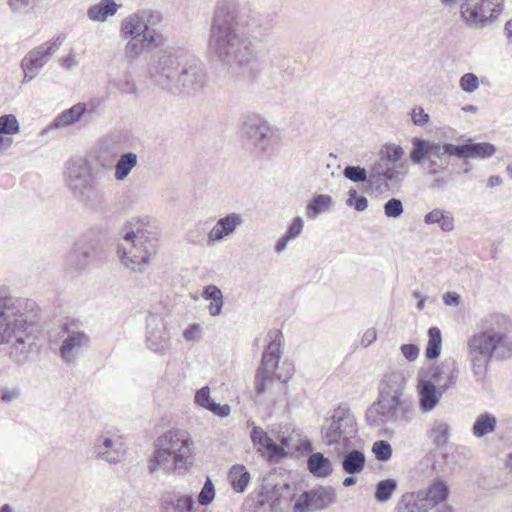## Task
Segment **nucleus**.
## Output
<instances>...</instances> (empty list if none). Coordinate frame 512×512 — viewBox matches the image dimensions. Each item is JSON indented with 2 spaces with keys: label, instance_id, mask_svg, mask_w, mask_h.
<instances>
[{
  "label": "nucleus",
  "instance_id": "32",
  "mask_svg": "<svg viewBox=\"0 0 512 512\" xmlns=\"http://www.w3.org/2000/svg\"><path fill=\"white\" fill-rule=\"evenodd\" d=\"M309 472L317 478H326L333 472L330 459L320 452L312 453L307 459Z\"/></svg>",
  "mask_w": 512,
  "mask_h": 512
},
{
  "label": "nucleus",
  "instance_id": "3",
  "mask_svg": "<svg viewBox=\"0 0 512 512\" xmlns=\"http://www.w3.org/2000/svg\"><path fill=\"white\" fill-rule=\"evenodd\" d=\"M495 152V146L490 143L469 141L463 145H455L415 137L412 140L409 158L413 164L422 166L427 176H436L448 169L451 156L459 159H486L492 157Z\"/></svg>",
  "mask_w": 512,
  "mask_h": 512
},
{
  "label": "nucleus",
  "instance_id": "46",
  "mask_svg": "<svg viewBox=\"0 0 512 512\" xmlns=\"http://www.w3.org/2000/svg\"><path fill=\"white\" fill-rule=\"evenodd\" d=\"M449 431L450 427L447 422L443 420H434L431 423L429 436L437 447H442L448 442Z\"/></svg>",
  "mask_w": 512,
  "mask_h": 512
},
{
  "label": "nucleus",
  "instance_id": "23",
  "mask_svg": "<svg viewBox=\"0 0 512 512\" xmlns=\"http://www.w3.org/2000/svg\"><path fill=\"white\" fill-rule=\"evenodd\" d=\"M407 174V166L404 163L392 165L379 159L370 169L369 185L380 189L387 187L389 182H399Z\"/></svg>",
  "mask_w": 512,
  "mask_h": 512
},
{
  "label": "nucleus",
  "instance_id": "30",
  "mask_svg": "<svg viewBox=\"0 0 512 512\" xmlns=\"http://www.w3.org/2000/svg\"><path fill=\"white\" fill-rule=\"evenodd\" d=\"M250 438L259 451L266 449L269 454L274 457H283L286 455L285 450L273 441L261 427H254L250 433Z\"/></svg>",
  "mask_w": 512,
  "mask_h": 512
},
{
  "label": "nucleus",
  "instance_id": "27",
  "mask_svg": "<svg viewBox=\"0 0 512 512\" xmlns=\"http://www.w3.org/2000/svg\"><path fill=\"white\" fill-rule=\"evenodd\" d=\"M405 377L401 372H390L384 375L380 384L378 399L401 398L406 397Z\"/></svg>",
  "mask_w": 512,
  "mask_h": 512
},
{
  "label": "nucleus",
  "instance_id": "64",
  "mask_svg": "<svg viewBox=\"0 0 512 512\" xmlns=\"http://www.w3.org/2000/svg\"><path fill=\"white\" fill-rule=\"evenodd\" d=\"M460 295L455 292H446L443 295V301L448 306H457L460 303Z\"/></svg>",
  "mask_w": 512,
  "mask_h": 512
},
{
  "label": "nucleus",
  "instance_id": "45",
  "mask_svg": "<svg viewBox=\"0 0 512 512\" xmlns=\"http://www.w3.org/2000/svg\"><path fill=\"white\" fill-rule=\"evenodd\" d=\"M162 500L164 503L172 505L173 512H192L194 508V500L188 495H180L175 498L173 493H166Z\"/></svg>",
  "mask_w": 512,
  "mask_h": 512
},
{
  "label": "nucleus",
  "instance_id": "34",
  "mask_svg": "<svg viewBox=\"0 0 512 512\" xmlns=\"http://www.w3.org/2000/svg\"><path fill=\"white\" fill-rule=\"evenodd\" d=\"M454 216L451 212L435 208L424 216L427 225L437 224L443 232H451L455 228Z\"/></svg>",
  "mask_w": 512,
  "mask_h": 512
},
{
  "label": "nucleus",
  "instance_id": "35",
  "mask_svg": "<svg viewBox=\"0 0 512 512\" xmlns=\"http://www.w3.org/2000/svg\"><path fill=\"white\" fill-rule=\"evenodd\" d=\"M342 457V469L349 475L359 474L363 471L366 463L364 453L358 449L346 450Z\"/></svg>",
  "mask_w": 512,
  "mask_h": 512
},
{
  "label": "nucleus",
  "instance_id": "1",
  "mask_svg": "<svg viewBox=\"0 0 512 512\" xmlns=\"http://www.w3.org/2000/svg\"><path fill=\"white\" fill-rule=\"evenodd\" d=\"M244 23L231 0L217 2L208 38L212 52L224 64L246 67L258 59L252 41L243 31Z\"/></svg>",
  "mask_w": 512,
  "mask_h": 512
},
{
  "label": "nucleus",
  "instance_id": "7",
  "mask_svg": "<svg viewBox=\"0 0 512 512\" xmlns=\"http://www.w3.org/2000/svg\"><path fill=\"white\" fill-rule=\"evenodd\" d=\"M106 175L86 157H75L67 161L63 172L65 186L78 200L92 203L99 194L100 184Z\"/></svg>",
  "mask_w": 512,
  "mask_h": 512
},
{
  "label": "nucleus",
  "instance_id": "26",
  "mask_svg": "<svg viewBox=\"0 0 512 512\" xmlns=\"http://www.w3.org/2000/svg\"><path fill=\"white\" fill-rule=\"evenodd\" d=\"M419 410L423 414L432 412L444 394L431 380H419L417 385Z\"/></svg>",
  "mask_w": 512,
  "mask_h": 512
},
{
  "label": "nucleus",
  "instance_id": "61",
  "mask_svg": "<svg viewBox=\"0 0 512 512\" xmlns=\"http://www.w3.org/2000/svg\"><path fill=\"white\" fill-rule=\"evenodd\" d=\"M201 335V327L198 324L188 326L184 332L183 337L186 341H198Z\"/></svg>",
  "mask_w": 512,
  "mask_h": 512
},
{
  "label": "nucleus",
  "instance_id": "62",
  "mask_svg": "<svg viewBox=\"0 0 512 512\" xmlns=\"http://www.w3.org/2000/svg\"><path fill=\"white\" fill-rule=\"evenodd\" d=\"M207 410L211 411L215 415H217L219 417H222V418L228 417L230 415V412H231V409H230L229 405H227V404L221 405V404L216 403L214 401H212V403L209 405Z\"/></svg>",
  "mask_w": 512,
  "mask_h": 512
},
{
  "label": "nucleus",
  "instance_id": "52",
  "mask_svg": "<svg viewBox=\"0 0 512 512\" xmlns=\"http://www.w3.org/2000/svg\"><path fill=\"white\" fill-rule=\"evenodd\" d=\"M272 69H277L281 73L282 78L289 79L293 76V69L289 65V59L285 56H274L270 58Z\"/></svg>",
  "mask_w": 512,
  "mask_h": 512
},
{
  "label": "nucleus",
  "instance_id": "36",
  "mask_svg": "<svg viewBox=\"0 0 512 512\" xmlns=\"http://www.w3.org/2000/svg\"><path fill=\"white\" fill-rule=\"evenodd\" d=\"M138 164V156L134 152H126L117 157L114 164V178L117 181L125 180Z\"/></svg>",
  "mask_w": 512,
  "mask_h": 512
},
{
  "label": "nucleus",
  "instance_id": "37",
  "mask_svg": "<svg viewBox=\"0 0 512 512\" xmlns=\"http://www.w3.org/2000/svg\"><path fill=\"white\" fill-rule=\"evenodd\" d=\"M304 230V221L301 217H295L290 223L286 233L277 240L275 245V252L277 254L283 253L290 241L298 238Z\"/></svg>",
  "mask_w": 512,
  "mask_h": 512
},
{
  "label": "nucleus",
  "instance_id": "43",
  "mask_svg": "<svg viewBox=\"0 0 512 512\" xmlns=\"http://www.w3.org/2000/svg\"><path fill=\"white\" fill-rule=\"evenodd\" d=\"M333 206V199L327 194H318L308 203L306 209L311 218H316L322 213L328 212Z\"/></svg>",
  "mask_w": 512,
  "mask_h": 512
},
{
  "label": "nucleus",
  "instance_id": "28",
  "mask_svg": "<svg viewBox=\"0 0 512 512\" xmlns=\"http://www.w3.org/2000/svg\"><path fill=\"white\" fill-rule=\"evenodd\" d=\"M466 348L467 360L469 362L470 371L474 381L483 385L486 382L489 366L492 360L479 353L475 348L470 347L468 344H466Z\"/></svg>",
  "mask_w": 512,
  "mask_h": 512
},
{
  "label": "nucleus",
  "instance_id": "44",
  "mask_svg": "<svg viewBox=\"0 0 512 512\" xmlns=\"http://www.w3.org/2000/svg\"><path fill=\"white\" fill-rule=\"evenodd\" d=\"M442 335L438 327H431L428 330V343L425 355L429 360L438 358L441 354Z\"/></svg>",
  "mask_w": 512,
  "mask_h": 512
},
{
  "label": "nucleus",
  "instance_id": "58",
  "mask_svg": "<svg viewBox=\"0 0 512 512\" xmlns=\"http://www.w3.org/2000/svg\"><path fill=\"white\" fill-rule=\"evenodd\" d=\"M210 398V388L208 386L202 387L195 394V403L200 407L207 409L212 403Z\"/></svg>",
  "mask_w": 512,
  "mask_h": 512
},
{
  "label": "nucleus",
  "instance_id": "60",
  "mask_svg": "<svg viewBox=\"0 0 512 512\" xmlns=\"http://www.w3.org/2000/svg\"><path fill=\"white\" fill-rule=\"evenodd\" d=\"M400 350L409 362L415 361L419 356V347L415 344H403Z\"/></svg>",
  "mask_w": 512,
  "mask_h": 512
},
{
  "label": "nucleus",
  "instance_id": "29",
  "mask_svg": "<svg viewBox=\"0 0 512 512\" xmlns=\"http://www.w3.org/2000/svg\"><path fill=\"white\" fill-rule=\"evenodd\" d=\"M20 132V124L13 114L0 116V153L5 152L12 146L13 140L10 136Z\"/></svg>",
  "mask_w": 512,
  "mask_h": 512
},
{
  "label": "nucleus",
  "instance_id": "63",
  "mask_svg": "<svg viewBox=\"0 0 512 512\" xmlns=\"http://www.w3.org/2000/svg\"><path fill=\"white\" fill-rule=\"evenodd\" d=\"M19 394V391L16 389H3L1 392V400L5 403H9L17 399Z\"/></svg>",
  "mask_w": 512,
  "mask_h": 512
},
{
  "label": "nucleus",
  "instance_id": "47",
  "mask_svg": "<svg viewBox=\"0 0 512 512\" xmlns=\"http://www.w3.org/2000/svg\"><path fill=\"white\" fill-rule=\"evenodd\" d=\"M108 84L123 94L135 95L137 86L133 76L130 73H123L109 80Z\"/></svg>",
  "mask_w": 512,
  "mask_h": 512
},
{
  "label": "nucleus",
  "instance_id": "9",
  "mask_svg": "<svg viewBox=\"0 0 512 512\" xmlns=\"http://www.w3.org/2000/svg\"><path fill=\"white\" fill-rule=\"evenodd\" d=\"M269 344L262 353L261 363L254 376V388L258 398L271 394L277 381L285 383L290 376L276 374L282 355V335L278 331L268 333Z\"/></svg>",
  "mask_w": 512,
  "mask_h": 512
},
{
  "label": "nucleus",
  "instance_id": "31",
  "mask_svg": "<svg viewBox=\"0 0 512 512\" xmlns=\"http://www.w3.org/2000/svg\"><path fill=\"white\" fill-rule=\"evenodd\" d=\"M87 111L86 103H77L61 112L51 123L52 129L66 128L81 120Z\"/></svg>",
  "mask_w": 512,
  "mask_h": 512
},
{
  "label": "nucleus",
  "instance_id": "16",
  "mask_svg": "<svg viewBox=\"0 0 512 512\" xmlns=\"http://www.w3.org/2000/svg\"><path fill=\"white\" fill-rule=\"evenodd\" d=\"M207 80L205 65L202 61L196 58L184 60L181 65L177 87H174L172 93H190L201 90L207 84Z\"/></svg>",
  "mask_w": 512,
  "mask_h": 512
},
{
  "label": "nucleus",
  "instance_id": "14",
  "mask_svg": "<svg viewBox=\"0 0 512 512\" xmlns=\"http://www.w3.org/2000/svg\"><path fill=\"white\" fill-rule=\"evenodd\" d=\"M504 0H465L460 13L469 26L493 23L503 11Z\"/></svg>",
  "mask_w": 512,
  "mask_h": 512
},
{
  "label": "nucleus",
  "instance_id": "42",
  "mask_svg": "<svg viewBox=\"0 0 512 512\" xmlns=\"http://www.w3.org/2000/svg\"><path fill=\"white\" fill-rule=\"evenodd\" d=\"M228 479L234 491L242 493L250 481V474L243 465H234L228 473Z\"/></svg>",
  "mask_w": 512,
  "mask_h": 512
},
{
  "label": "nucleus",
  "instance_id": "2",
  "mask_svg": "<svg viewBox=\"0 0 512 512\" xmlns=\"http://www.w3.org/2000/svg\"><path fill=\"white\" fill-rule=\"evenodd\" d=\"M36 316L27 310V302L10 295L1 296L0 307V352L7 351L16 363L27 360L31 345Z\"/></svg>",
  "mask_w": 512,
  "mask_h": 512
},
{
  "label": "nucleus",
  "instance_id": "39",
  "mask_svg": "<svg viewBox=\"0 0 512 512\" xmlns=\"http://www.w3.org/2000/svg\"><path fill=\"white\" fill-rule=\"evenodd\" d=\"M496 426V417L489 412H485L477 416L472 426V432L475 437L482 438L492 433L496 429Z\"/></svg>",
  "mask_w": 512,
  "mask_h": 512
},
{
  "label": "nucleus",
  "instance_id": "5",
  "mask_svg": "<svg viewBox=\"0 0 512 512\" xmlns=\"http://www.w3.org/2000/svg\"><path fill=\"white\" fill-rule=\"evenodd\" d=\"M193 440L186 431L169 430L156 440L149 470L162 468L177 475L187 473L194 462Z\"/></svg>",
  "mask_w": 512,
  "mask_h": 512
},
{
  "label": "nucleus",
  "instance_id": "8",
  "mask_svg": "<svg viewBox=\"0 0 512 512\" xmlns=\"http://www.w3.org/2000/svg\"><path fill=\"white\" fill-rule=\"evenodd\" d=\"M145 220L138 218L129 222L132 229L123 235V240L130 245V248L121 244L117 249L123 265L132 271H143L158 251L157 238L149 237L144 229Z\"/></svg>",
  "mask_w": 512,
  "mask_h": 512
},
{
  "label": "nucleus",
  "instance_id": "33",
  "mask_svg": "<svg viewBox=\"0 0 512 512\" xmlns=\"http://www.w3.org/2000/svg\"><path fill=\"white\" fill-rule=\"evenodd\" d=\"M419 494V491L404 493L396 505V512H428L429 509Z\"/></svg>",
  "mask_w": 512,
  "mask_h": 512
},
{
  "label": "nucleus",
  "instance_id": "6",
  "mask_svg": "<svg viewBox=\"0 0 512 512\" xmlns=\"http://www.w3.org/2000/svg\"><path fill=\"white\" fill-rule=\"evenodd\" d=\"M161 15L154 11H139L126 17L121 23L122 38H129L125 45V56L135 59L144 51L164 44L165 39L157 27Z\"/></svg>",
  "mask_w": 512,
  "mask_h": 512
},
{
  "label": "nucleus",
  "instance_id": "19",
  "mask_svg": "<svg viewBox=\"0 0 512 512\" xmlns=\"http://www.w3.org/2000/svg\"><path fill=\"white\" fill-rule=\"evenodd\" d=\"M336 501V493L332 487H319L303 492L294 503V512L323 510Z\"/></svg>",
  "mask_w": 512,
  "mask_h": 512
},
{
  "label": "nucleus",
  "instance_id": "53",
  "mask_svg": "<svg viewBox=\"0 0 512 512\" xmlns=\"http://www.w3.org/2000/svg\"><path fill=\"white\" fill-rule=\"evenodd\" d=\"M372 452L375 454L378 461L386 462L392 456V446L388 441L379 440L374 442Z\"/></svg>",
  "mask_w": 512,
  "mask_h": 512
},
{
  "label": "nucleus",
  "instance_id": "17",
  "mask_svg": "<svg viewBox=\"0 0 512 512\" xmlns=\"http://www.w3.org/2000/svg\"><path fill=\"white\" fill-rule=\"evenodd\" d=\"M90 337L79 329L75 323L64 324L62 328V343L59 348L61 359L73 363L80 353L89 347Z\"/></svg>",
  "mask_w": 512,
  "mask_h": 512
},
{
  "label": "nucleus",
  "instance_id": "18",
  "mask_svg": "<svg viewBox=\"0 0 512 512\" xmlns=\"http://www.w3.org/2000/svg\"><path fill=\"white\" fill-rule=\"evenodd\" d=\"M62 40L57 37L52 42L41 44L32 49L21 61V68L24 72L23 82L31 81L38 74L39 70L47 63L61 46Z\"/></svg>",
  "mask_w": 512,
  "mask_h": 512
},
{
  "label": "nucleus",
  "instance_id": "22",
  "mask_svg": "<svg viewBox=\"0 0 512 512\" xmlns=\"http://www.w3.org/2000/svg\"><path fill=\"white\" fill-rule=\"evenodd\" d=\"M460 366L453 357H446L430 368V379L442 392L453 389L459 380Z\"/></svg>",
  "mask_w": 512,
  "mask_h": 512
},
{
  "label": "nucleus",
  "instance_id": "25",
  "mask_svg": "<svg viewBox=\"0 0 512 512\" xmlns=\"http://www.w3.org/2000/svg\"><path fill=\"white\" fill-rule=\"evenodd\" d=\"M243 222L242 216L234 212L219 218L207 234L208 244L211 245L231 237Z\"/></svg>",
  "mask_w": 512,
  "mask_h": 512
},
{
  "label": "nucleus",
  "instance_id": "41",
  "mask_svg": "<svg viewBox=\"0 0 512 512\" xmlns=\"http://www.w3.org/2000/svg\"><path fill=\"white\" fill-rule=\"evenodd\" d=\"M202 297L209 301V314L213 317L220 315L223 307L222 291L217 286L211 284L204 288Z\"/></svg>",
  "mask_w": 512,
  "mask_h": 512
},
{
  "label": "nucleus",
  "instance_id": "40",
  "mask_svg": "<svg viewBox=\"0 0 512 512\" xmlns=\"http://www.w3.org/2000/svg\"><path fill=\"white\" fill-rule=\"evenodd\" d=\"M118 152L115 147L102 144L98 147L96 152V162L101 171L105 174V171H110L116 162Z\"/></svg>",
  "mask_w": 512,
  "mask_h": 512
},
{
  "label": "nucleus",
  "instance_id": "11",
  "mask_svg": "<svg viewBox=\"0 0 512 512\" xmlns=\"http://www.w3.org/2000/svg\"><path fill=\"white\" fill-rule=\"evenodd\" d=\"M414 416L415 406L409 397L377 399L366 413L367 423L372 427L408 423Z\"/></svg>",
  "mask_w": 512,
  "mask_h": 512
},
{
  "label": "nucleus",
  "instance_id": "57",
  "mask_svg": "<svg viewBox=\"0 0 512 512\" xmlns=\"http://www.w3.org/2000/svg\"><path fill=\"white\" fill-rule=\"evenodd\" d=\"M384 214L389 218H398L403 214L404 208L400 199L391 198L384 204Z\"/></svg>",
  "mask_w": 512,
  "mask_h": 512
},
{
  "label": "nucleus",
  "instance_id": "54",
  "mask_svg": "<svg viewBox=\"0 0 512 512\" xmlns=\"http://www.w3.org/2000/svg\"><path fill=\"white\" fill-rule=\"evenodd\" d=\"M347 206L353 207L356 211L362 212L368 207V200L365 196L358 195L356 189L351 188L348 191Z\"/></svg>",
  "mask_w": 512,
  "mask_h": 512
},
{
  "label": "nucleus",
  "instance_id": "15",
  "mask_svg": "<svg viewBox=\"0 0 512 512\" xmlns=\"http://www.w3.org/2000/svg\"><path fill=\"white\" fill-rule=\"evenodd\" d=\"M99 241L92 234L81 236L66 256L65 263L69 270L82 272L96 260Z\"/></svg>",
  "mask_w": 512,
  "mask_h": 512
},
{
  "label": "nucleus",
  "instance_id": "50",
  "mask_svg": "<svg viewBox=\"0 0 512 512\" xmlns=\"http://www.w3.org/2000/svg\"><path fill=\"white\" fill-rule=\"evenodd\" d=\"M403 155L404 150L401 146L396 144H387L381 149L379 159L387 161V163L392 165H396Z\"/></svg>",
  "mask_w": 512,
  "mask_h": 512
},
{
  "label": "nucleus",
  "instance_id": "38",
  "mask_svg": "<svg viewBox=\"0 0 512 512\" xmlns=\"http://www.w3.org/2000/svg\"><path fill=\"white\" fill-rule=\"evenodd\" d=\"M118 7L114 0H102L98 4L91 6L87 11V15L93 21L104 22L109 16L117 13Z\"/></svg>",
  "mask_w": 512,
  "mask_h": 512
},
{
  "label": "nucleus",
  "instance_id": "13",
  "mask_svg": "<svg viewBox=\"0 0 512 512\" xmlns=\"http://www.w3.org/2000/svg\"><path fill=\"white\" fill-rule=\"evenodd\" d=\"M240 136L247 148L257 153H265L274 145L275 129L259 115L252 114L242 121Z\"/></svg>",
  "mask_w": 512,
  "mask_h": 512
},
{
  "label": "nucleus",
  "instance_id": "59",
  "mask_svg": "<svg viewBox=\"0 0 512 512\" xmlns=\"http://www.w3.org/2000/svg\"><path fill=\"white\" fill-rule=\"evenodd\" d=\"M411 120L414 125L422 127L429 122L430 116L422 107H415L411 111Z\"/></svg>",
  "mask_w": 512,
  "mask_h": 512
},
{
  "label": "nucleus",
  "instance_id": "51",
  "mask_svg": "<svg viewBox=\"0 0 512 512\" xmlns=\"http://www.w3.org/2000/svg\"><path fill=\"white\" fill-rule=\"evenodd\" d=\"M38 0H7V4L12 13L29 14L32 12Z\"/></svg>",
  "mask_w": 512,
  "mask_h": 512
},
{
  "label": "nucleus",
  "instance_id": "48",
  "mask_svg": "<svg viewBox=\"0 0 512 512\" xmlns=\"http://www.w3.org/2000/svg\"><path fill=\"white\" fill-rule=\"evenodd\" d=\"M396 489H397V481L394 479L389 478V479L379 481L375 487V494H374L375 500L379 503L388 502L392 498Z\"/></svg>",
  "mask_w": 512,
  "mask_h": 512
},
{
  "label": "nucleus",
  "instance_id": "20",
  "mask_svg": "<svg viewBox=\"0 0 512 512\" xmlns=\"http://www.w3.org/2000/svg\"><path fill=\"white\" fill-rule=\"evenodd\" d=\"M145 342L147 348L157 354H164L170 348V335L161 317L154 314L147 317Z\"/></svg>",
  "mask_w": 512,
  "mask_h": 512
},
{
  "label": "nucleus",
  "instance_id": "56",
  "mask_svg": "<svg viewBox=\"0 0 512 512\" xmlns=\"http://www.w3.org/2000/svg\"><path fill=\"white\" fill-rule=\"evenodd\" d=\"M214 497H215L214 485H213L211 479L208 477L206 479L200 493L198 494L197 500L200 505L207 506L214 500Z\"/></svg>",
  "mask_w": 512,
  "mask_h": 512
},
{
  "label": "nucleus",
  "instance_id": "10",
  "mask_svg": "<svg viewBox=\"0 0 512 512\" xmlns=\"http://www.w3.org/2000/svg\"><path fill=\"white\" fill-rule=\"evenodd\" d=\"M322 440L327 446H335L339 452L354 446L358 435L356 419L347 404L334 409L330 419L321 428Z\"/></svg>",
  "mask_w": 512,
  "mask_h": 512
},
{
  "label": "nucleus",
  "instance_id": "55",
  "mask_svg": "<svg viewBox=\"0 0 512 512\" xmlns=\"http://www.w3.org/2000/svg\"><path fill=\"white\" fill-rule=\"evenodd\" d=\"M479 85L477 75L471 72L463 74L459 79V86L466 93H474Z\"/></svg>",
  "mask_w": 512,
  "mask_h": 512
},
{
  "label": "nucleus",
  "instance_id": "24",
  "mask_svg": "<svg viewBox=\"0 0 512 512\" xmlns=\"http://www.w3.org/2000/svg\"><path fill=\"white\" fill-rule=\"evenodd\" d=\"M93 453L98 459L116 464L124 458L126 450L119 436L107 433L96 437Z\"/></svg>",
  "mask_w": 512,
  "mask_h": 512
},
{
  "label": "nucleus",
  "instance_id": "12",
  "mask_svg": "<svg viewBox=\"0 0 512 512\" xmlns=\"http://www.w3.org/2000/svg\"><path fill=\"white\" fill-rule=\"evenodd\" d=\"M182 62L178 53L159 51L149 63L148 76L156 86L173 92L179 81Z\"/></svg>",
  "mask_w": 512,
  "mask_h": 512
},
{
  "label": "nucleus",
  "instance_id": "21",
  "mask_svg": "<svg viewBox=\"0 0 512 512\" xmlns=\"http://www.w3.org/2000/svg\"><path fill=\"white\" fill-rule=\"evenodd\" d=\"M418 491L429 510L454 512V508L447 502L450 494L449 486L442 478H435L427 488Z\"/></svg>",
  "mask_w": 512,
  "mask_h": 512
},
{
  "label": "nucleus",
  "instance_id": "4",
  "mask_svg": "<svg viewBox=\"0 0 512 512\" xmlns=\"http://www.w3.org/2000/svg\"><path fill=\"white\" fill-rule=\"evenodd\" d=\"M510 328L509 317L491 313L481 319L478 330L469 337L467 344L492 361L507 360L512 357Z\"/></svg>",
  "mask_w": 512,
  "mask_h": 512
},
{
  "label": "nucleus",
  "instance_id": "49",
  "mask_svg": "<svg viewBox=\"0 0 512 512\" xmlns=\"http://www.w3.org/2000/svg\"><path fill=\"white\" fill-rule=\"evenodd\" d=\"M343 176L355 183L369 184L370 172L368 173L364 167L348 165L343 170Z\"/></svg>",
  "mask_w": 512,
  "mask_h": 512
}]
</instances>
